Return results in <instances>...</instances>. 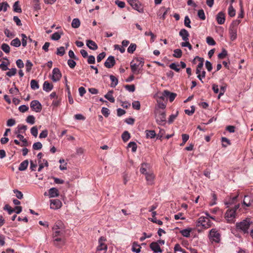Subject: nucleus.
I'll return each instance as SVG.
<instances>
[{"label":"nucleus","instance_id":"55","mask_svg":"<svg viewBox=\"0 0 253 253\" xmlns=\"http://www.w3.org/2000/svg\"><path fill=\"white\" fill-rule=\"evenodd\" d=\"M4 33L5 35L6 36V37H7L8 38H12L15 36V34L11 32V31H10V30H9L7 29H5L4 30Z\"/></svg>","mask_w":253,"mask_h":253},{"label":"nucleus","instance_id":"38","mask_svg":"<svg viewBox=\"0 0 253 253\" xmlns=\"http://www.w3.org/2000/svg\"><path fill=\"white\" fill-rule=\"evenodd\" d=\"M148 165L146 163H143L141 164V166L140 169V171L141 173L145 175L146 173H149L147 172V168H148Z\"/></svg>","mask_w":253,"mask_h":253},{"label":"nucleus","instance_id":"39","mask_svg":"<svg viewBox=\"0 0 253 253\" xmlns=\"http://www.w3.org/2000/svg\"><path fill=\"white\" fill-rule=\"evenodd\" d=\"M191 231V229H186L180 231V233L182 236L185 237H189L190 235V232Z\"/></svg>","mask_w":253,"mask_h":253},{"label":"nucleus","instance_id":"45","mask_svg":"<svg viewBox=\"0 0 253 253\" xmlns=\"http://www.w3.org/2000/svg\"><path fill=\"white\" fill-rule=\"evenodd\" d=\"M26 122L30 124L33 125L35 123V117L33 115L28 116L26 119Z\"/></svg>","mask_w":253,"mask_h":253},{"label":"nucleus","instance_id":"2","mask_svg":"<svg viewBox=\"0 0 253 253\" xmlns=\"http://www.w3.org/2000/svg\"><path fill=\"white\" fill-rule=\"evenodd\" d=\"M253 224V221L251 218H246L240 222L236 223V227L237 229L240 230L244 234H248V229Z\"/></svg>","mask_w":253,"mask_h":253},{"label":"nucleus","instance_id":"64","mask_svg":"<svg viewBox=\"0 0 253 253\" xmlns=\"http://www.w3.org/2000/svg\"><path fill=\"white\" fill-rule=\"evenodd\" d=\"M42 144L41 142H38L35 143L33 145V148L34 150H40L42 148Z\"/></svg>","mask_w":253,"mask_h":253},{"label":"nucleus","instance_id":"56","mask_svg":"<svg viewBox=\"0 0 253 253\" xmlns=\"http://www.w3.org/2000/svg\"><path fill=\"white\" fill-rule=\"evenodd\" d=\"M132 106L133 109L136 110H139L140 108V103L138 101H134L132 103Z\"/></svg>","mask_w":253,"mask_h":253},{"label":"nucleus","instance_id":"59","mask_svg":"<svg viewBox=\"0 0 253 253\" xmlns=\"http://www.w3.org/2000/svg\"><path fill=\"white\" fill-rule=\"evenodd\" d=\"M181 45L182 47H187L190 50L192 49V46L189 43V41H184L181 43Z\"/></svg>","mask_w":253,"mask_h":253},{"label":"nucleus","instance_id":"42","mask_svg":"<svg viewBox=\"0 0 253 253\" xmlns=\"http://www.w3.org/2000/svg\"><path fill=\"white\" fill-rule=\"evenodd\" d=\"M136 44L131 43L127 48V52L129 53H132L135 50Z\"/></svg>","mask_w":253,"mask_h":253},{"label":"nucleus","instance_id":"1","mask_svg":"<svg viewBox=\"0 0 253 253\" xmlns=\"http://www.w3.org/2000/svg\"><path fill=\"white\" fill-rule=\"evenodd\" d=\"M60 229L59 231H56L55 232H53L52 237L64 238V234L65 233V226L63 223L60 220H58L57 222H56L52 227V229Z\"/></svg>","mask_w":253,"mask_h":253},{"label":"nucleus","instance_id":"15","mask_svg":"<svg viewBox=\"0 0 253 253\" xmlns=\"http://www.w3.org/2000/svg\"><path fill=\"white\" fill-rule=\"evenodd\" d=\"M62 203L58 199H54L50 200V208L52 209H58L61 208Z\"/></svg>","mask_w":253,"mask_h":253},{"label":"nucleus","instance_id":"17","mask_svg":"<svg viewBox=\"0 0 253 253\" xmlns=\"http://www.w3.org/2000/svg\"><path fill=\"white\" fill-rule=\"evenodd\" d=\"M179 35L182 38L183 41H189V37L190 35L186 29H181L179 33Z\"/></svg>","mask_w":253,"mask_h":253},{"label":"nucleus","instance_id":"50","mask_svg":"<svg viewBox=\"0 0 253 253\" xmlns=\"http://www.w3.org/2000/svg\"><path fill=\"white\" fill-rule=\"evenodd\" d=\"M13 192L15 194L16 197L18 199H22L23 198V194H22V193L21 191H20L17 189H14V190H13Z\"/></svg>","mask_w":253,"mask_h":253},{"label":"nucleus","instance_id":"16","mask_svg":"<svg viewBox=\"0 0 253 253\" xmlns=\"http://www.w3.org/2000/svg\"><path fill=\"white\" fill-rule=\"evenodd\" d=\"M155 175L153 172H149L145 173V178L149 185H152L154 183L155 179Z\"/></svg>","mask_w":253,"mask_h":253},{"label":"nucleus","instance_id":"54","mask_svg":"<svg viewBox=\"0 0 253 253\" xmlns=\"http://www.w3.org/2000/svg\"><path fill=\"white\" fill-rule=\"evenodd\" d=\"M3 209L5 211H7L8 212V214H11L15 210L12 209L9 205H6Z\"/></svg>","mask_w":253,"mask_h":253},{"label":"nucleus","instance_id":"30","mask_svg":"<svg viewBox=\"0 0 253 253\" xmlns=\"http://www.w3.org/2000/svg\"><path fill=\"white\" fill-rule=\"evenodd\" d=\"M31 87L33 90L38 89L40 87V85L38 81L35 80H32L30 83Z\"/></svg>","mask_w":253,"mask_h":253},{"label":"nucleus","instance_id":"13","mask_svg":"<svg viewBox=\"0 0 253 253\" xmlns=\"http://www.w3.org/2000/svg\"><path fill=\"white\" fill-rule=\"evenodd\" d=\"M62 74L59 69L57 68H54L52 70V80L54 82H56L60 80Z\"/></svg>","mask_w":253,"mask_h":253},{"label":"nucleus","instance_id":"10","mask_svg":"<svg viewBox=\"0 0 253 253\" xmlns=\"http://www.w3.org/2000/svg\"><path fill=\"white\" fill-rule=\"evenodd\" d=\"M53 244L58 248H61L65 244V238H53Z\"/></svg>","mask_w":253,"mask_h":253},{"label":"nucleus","instance_id":"19","mask_svg":"<svg viewBox=\"0 0 253 253\" xmlns=\"http://www.w3.org/2000/svg\"><path fill=\"white\" fill-rule=\"evenodd\" d=\"M197 59L200 61L197 67L196 73L199 74L201 73V70L203 68L204 65V59L199 56H196L195 59Z\"/></svg>","mask_w":253,"mask_h":253},{"label":"nucleus","instance_id":"25","mask_svg":"<svg viewBox=\"0 0 253 253\" xmlns=\"http://www.w3.org/2000/svg\"><path fill=\"white\" fill-rule=\"evenodd\" d=\"M29 165L28 160H26L23 161L19 165L18 169L20 171H23L26 169Z\"/></svg>","mask_w":253,"mask_h":253},{"label":"nucleus","instance_id":"14","mask_svg":"<svg viewBox=\"0 0 253 253\" xmlns=\"http://www.w3.org/2000/svg\"><path fill=\"white\" fill-rule=\"evenodd\" d=\"M115 63L114 57L113 56H110L105 61L104 66L106 68H111L115 65Z\"/></svg>","mask_w":253,"mask_h":253},{"label":"nucleus","instance_id":"61","mask_svg":"<svg viewBox=\"0 0 253 253\" xmlns=\"http://www.w3.org/2000/svg\"><path fill=\"white\" fill-rule=\"evenodd\" d=\"M61 38L60 34L58 32H55L51 35V38L53 40L57 41Z\"/></svg>","mask_w":253,"mask_h":253},{"label":"nucleus","instance_id":"3","mask_svg":"<svg viewBox=\"0 0 253 253\" xmlns=\"http://www.w3.org/2000/svg\"><path fill=\"white\" fill-rule=\"evenodd\" d=\"M144 65V62L142 59L138 58L134 59L130 62V68L133 73H139L140 69Z\"/></svg>","mask_w":253,"mask_h":253},{"label":"nucleus","instance_id":"27","mask_svg":"<svg viewBox=\"0 0 253 253\" xmlns=\"http://www.w3.org/2000/svg\"><path fill=\"white\" fill-rule=\"evenodd\" d=\"M113 93V90H110L104 95V97L112 103H114L115 101L114 97L112 95Z\"/></svg>","mask_w":253,"mask_h":253},{"label":"nucleus","instance_id":"6","mask_svg":"<svg viewBox=\"0 0 253 253\" xmlns=\"http://www.w3.org/2000/svg\"><path fill=\"white\" fill-rule=\"evenodd\" d=\"M177 94L175 93L170 92L168 90H164L162 93V95L160 97V99L163 101L168 100L169 99L170 102H172L175 98Z\"/></svg>","mask_w":253,"mask_h":253},{"label":"nucleus","instance_id":"41","mask_svg":"<svg viewBox=\"0 0 253 253\" xmlns=\"http://www.w3.org/2000/svg\"><path fill=\"white\" fill-rule=\"evenodd\" d=\"M9 7V6L6 2L0 3V11L3 10L5 12Z\"/></svg>","mask_w":253,"mask_h":253},{"label":"nucleus","instance_id":"22","mask_svg":"<svg viewBox=\"0 0 253 253\" xmlns=\"http://www.w3.org/2000/svg\"><path fill=\"white\" fill-rule=\"evenodd\" d=\"M86 45L89 48L93 50H96L98 48L97 44L94 41L90 40L86 41Z\"/></svg>","mask_w":253,"mask_h":253},{"label":"nucleus","instance_id":"51","mask_svg":"<svg viewBox=\"0 0 253 253\" xmlns=\"http://www.w3.org/2000/svg\"><path fill=\"white\" fill-rule=\"evenodd\" d=\"M178 112L177 111L176 112V114H172L171 115L169 118V120H168V123L169 124H171L173 122V121H174V120L176 119V118L177 117V115H178Z\"/></svg>","mask_w":253,"mask_h":253},{"label":"nucleus","instance_id":"8","mask_svg":"<svg viewBox=\"0 0 253 253\" xmlns=\"http://www.w3.org/2000/svg\"><path fill=\"white\" fill-rule=\"evenodd\" d=\"M235 210L228 209L225 214V219L227 222L233 223L235 221Z\"/></svg>","mask_w":253,"mask_h":253},{"label":"nucleus","instance_id":"60","mask_svg":"<svg viewBox=\"0 0 253 253\" xmlns=\"http://www.w3.org/2000/svg\"><path fill=\"white\" fill-rule=\"evenodd\" d=\"M178 66H179L178 64H177L174 63H171L169 65V67L170 69L175 71L177 72H178L180 70L179 68H178Z\"/></svg>","mask_w":253,"mask_h":253},{"label":"nucleus","instance_id":"29","mask_svg":"<svg viewBox=\"0 0 253 253\" xmlns=\"http://www.w3.org/2000/svg\"><path fill=\"white\" fill-rule=\"evenodd\" d=\"M13 11L14 12H18V13L22 12V9L19 5V1H16L14 2L13 6Z\"/></svg>","mask_w":253,"mask_h":253},{"label":"nucleus","instance_id":"63","mask_svg":"<svg viewBox=\"0 0 253 253\" xmlns=\"http://www.w3.org/2000/svg\"><path fill=\"white\" fill-rule=\"evenodd\" d=\"M31 134L35 137H37L38 133V130L37 126H35L31 128Z\"/></svg>","mask_w":253,"mask_h":253},{"label":"nucleus","instance_id":"32","mask_svg":"<svg viewBox=\"0 0 253 253\" xmlns=\"http://www.w3.org/2000/svg\"><path fill=\"white\" fill-rule=\"evenodd\" d=\"M110 79L111 81V86L115 87L118 84V79L113 75H110Z\"/></svg>","mask_w":253,"mask_h":253},{"label":"nucleus","instance_id":"44","mask_svg":"<svg viewBox=\"0 0 253 253\" xmlns=\"http://www.w3.org/2000/svg\"><path fill=\"white\" fill-rule=\"evenodd\" d=\"M129 148H131L132 152H135L137 149V145L134 142H130L127 146Z\"/></svg>","mask_w":253,"mask_h":253},{"label":"nucleus","instance_id":"4","mask_svg":"<svg viewBox=\"0 0 253 253\" xmlns=\"http://www.w3.org/2000/svg\"><path fill=\"white\" fill-rule=\"evenodd\" d=\"M156 122L159 125H164L166 122V114L165 112L157 109L155 111Z\"/></svg>","mask_w":253,"mask_h":253},{"label":"nucleus","instance_id":"49","mask_svg":"<svg viewBox=\"0 0 253 253\" xmlns=\"http://www.w3.org/2000/svg\"><path fill=\"white\" fill-rule=\"evenodd\" d=\"M206 42L209 45H214L216 44L215 42L211 37H208L206 38Z\"/></svg>","mask_w":253,"mask_h":253},{"label":"nucleus","instance_id":"36","mask_svg":"<svg viewBox=\"0 0 253 253\" xmlns=\"http://www.w3.org/2000/svg\"><path fill=\"white\" fill-rule=\"evenodd\" d=\"M10 44L15 47H19L21 45V42L18 38H16L11 42Z\"/></svg>","mask_w":253,"mask_h":253},{"label":"nucleus","instance_id":"40","mask_svg":"<svg viewBox=\"0 0 253 253\" xmlns=\"http://www.w3.org/2000/svg\"><path fill=\"white\" fill-rule=\"evenodd\" d=\"M243 205L246 206L247 207H249L251 205V203L250 202V197L249 196H245Z\"/></svg>","mask_w":253,"mask_h":253},{"label":"nucleus","instance_id":"34","mask_svg":"<svg viewBox=\"0 0 253 253\" xmlns=\"http://www.w3.org/2000/svg\"><path fill=\"white\" fill-rule=\"evenodd\" d=\"M81 22L78 18H74L72 22L71 25L73 28H78L80 27Z\"/></svg>","mask_w":253,"mask_h":253},{"label":"nucleus","instance_id":"46","mask_svg":"<svg viewBox=\"0 0 253 253\" xmlns=\"http://www.w3.org/2000/svg\"><path fill=\"white\" fill-rule=\"evenodd\" d=\"M33 66V63L29 60H27L26 63V72H29L31 71L32 68Z\"/></svg>","mask_w":253,"mask_h":253},{"label":"nucleus","instance_id":"24","mask_svg":"<svg viewBox=\"0 0 253 253\" xmlns=\"http://www.w3.org/2000/svg\"><path fill=\"white\" fill-rule=\"evenodd\" d=\"M53 87V85L52 84H50L47 81H45L43 84V89L46 91L49 92L51 91Z\"/></svg>","mask_w":253,"mask_h":253},{"label":"nucleus","instance_id":"23","mask_svg":"<svg viewBox=\"0 0 253 253\" xmlns=\"http://www.w3.org/2000/svg\"><path fill=\"white\" fill-rule=\"evenodd\" d=\"M50 198L58 197L59 195V191L56 188H51L48 191Z\"/></svg>","mask_w":253,"mask_h":253},{"label":"nucleus","instance_id":"57","mask_svg":"<svg viewBox=\"0 0 253 253\" xmlns=\"http://www.w3.org/2000/svg\"><path fill=\"white\" fill-rule=\"evenodd\" d=\"M227 55V52L225 49H222V51L218 55V57L219 59L224 58Z\"/></svg>","mask_w":253,"mask_h":253},{"label":"nucleus","instance_id":"12","mask_svg":"<svg viewBox=\"0 0 253 253\" xmlns=\"http://www.w3.org/2000/svg\"><path fill=\"white\" fill-rule=\"evenodd\" d=\"M30 107L32 110L38 113L40 112L42 109V106L40 102L36 100L32 101L30 103Z\"/></svg>","mask_w":253,"mask_h":253},{"label":"nucleus","instance_id":"18","mask_svg":"<svg viewBox=\"0 0 253 253\" xmlns=\"http://www.w3.org/2000/svg\"><path fill=\"white\" fill-rule=\"evenodd\" d=\"M229 34L230 39L233 41L237 38V28L234 27H230L229 29Z\"/></svg>","mask_w":253,"mask_h":253},{"label":"nucleus","instance_id":"5","mask_svg":"<svg viewBox=\"0 0 253 253\" xmlns=\"http://www.w3.org/2000/svg\"><path fill=\"white\" fill-rule=\"evenodd\" d=\"M209 239L212 242L219 243L220 240V234L215 228L211 229L209 233Z\"/></svg>","mask_w":253,"mask_h":253},{"label":"nucleus","instance_id":"43","mask_svg":"<svg viewBox=\"0 0 253 253\" xmlns=\"http://www.w3.org/2000/svg\"><path fill=\"white\" fill-rule=\"evenodd\" d=\"M65 53V48L63 46H60L57 49L56 54L58 55L62 56Z\"/></svg>","mask_w":253,"mask_h":253},{"label":"nucleus","instance_id":"33","mask_svg":"<svg viewBox=\"0 0 253 253\" xmlns=\"http://www.w3.org/2000/svg\"><path fill=\"white\" fill-rule=\"evenodd\" d=\"M228 13L230 17H234L236 14V10L234 8L232 4H230L228 9Z\"/></svg>","mask_w":253,"mask_h":253},{"label":"nucleus","instance_id":"58","mask_svg":"<svg viewBox=\"0 0 253 253\" xmlns=\"http://www.w3.org/2000/svg\"><path fill=\"white\" fill-rule=\"evenodd\" d=\"M32 2L35 9L38 10L41 9L39 0H32Z\"/></svg>","mask_w":253,"mask_h":253},{"label":"nucleus","instance_id":"11","mask_svg":"<svg viewBox=\"0 0 253 253\" xmlns=\"http://www.w3.org/2000/svg\"><path fill=\"white\" fill-rule=\"evenodd\" d=\"M106 238L104 237H101L98 240L99 245L97 247V251L99 252L104 251L105 252L107 250V246L104 243Z\"/></svg>","mask_w":253,"mask_h":253},{"label":"nucleus","instance_id":"26","mask_svg":"<svg viewBox=\"0 0 253 253\" xmlns=\"http://www.w3.org/2000/svg\"><path fill=\"white\" fill-rule=\"evenodd\" d=\"M141 247L137 242H134L133 243L131 249L132 252L138 253L141 251Z\"/></svg>","mask_w":253,"mask_h":253},{"label":"nucleus","instance_id":"37","mask_svg":"<svg viewBox=\"0 0 253 253\" xmlns=\"http://www.w3.org/2000/svg\"><path fill=\"white\" fill-rule=\"evenodd\" d=\"M130 137V134L127 131H124L122 135V139L124 142L128 141Z\"/></svg>","mask_w":253,"mask_h":253},{"label":"nucleus","instance_id":"21","mask_svg":"<svg viewBox=\"0 0 253 253\" xmlns=\"http://www.w3.org/2000/svg\"><path fill=\"white\" fill-rule=\"evenodd\" d=\"M150 247L155 253L162 252L161 248L157 242H152L151 243Z\"/></svg>","mask_w":253,"mask_h":253},{"label":"nucleus","instance_id":"20","mask_svg":"<svg viewBox=\"0 0 253 253\" xmlns=\"http://www.w3.org/2000/svg\"><path fill=\"white\" fill-rule=\"evenodd\" d=\"M216 20L219 24H223L225 22V14L223 12H219L216 16Z\"/></svg>","mask_w":253,"mask_h":253},{"label":"nucleus","instance_id":"31","mask_svg":"<svg viewBox=\"0 0 253 253\" xmlns=\"http://www.w3.org/2000/svg\"><path fill=\"white\" fill-rule=\"evenodd\" d=\"M146 137L147 138H154L156 136V132L154 130H146L145 131Z\"/></svg>","mask_w":253,"mask_h":253},{"label":"nucleus","instance_id":"47","mask_svg":"<svg viewBox=\"0 0 253 253\" xmlns=\"http://www.w3.org/2000/svg\"><path fill=\"white\" fill-rule=\"evenodd\" d=\"M173 52H174V54L173 55L174 57H176V58H180L181 57L182 52V51L181 49H176L174 50Z\"/></svg>","mask_w":253,"mask_h":253},{"label":"nucleus","instance_id":"53","mask_svg":"<svg viewBox=\"0 0 253 253\" xmlns=\"http://www.w3.org/2000/svg\"><path fill=\"white\" fill-rule=\"evenodd\" d=\"M198 17L202 20H204L206 19L204 11L203 9H200L198 11Z\"/></svg>","mask_w":253,"mask_h":253},{"label":"nucleus","instance_id":"48","mask_svg":"<svg viewBox=\"0 0 253 253\" xmlns=\"http://www.w3.org/2000/svg\"><path fill=\"white\" fill-rule=\"evenodd\" d=\"M2 50L6 53H8L10 51V47L6 43H3L1 47Z\"/></svg>","mask_w":253,"mask_h":253},{"label":"nucleus","instance_id":"28","mask_svg":"<svg viewBox=\"0 0 253 253\" xmlns=\"http://www.w3.org/2000/svg\"><path fill=\"white\" fill-rule=\"evenodd\" d=\"M175 253H187L184 249H183L180 245L176 244L174 248Z\"/></svg>","mask_w":253,"mask_h":253},{"label":"nucleus","instance_id":"7","mask_svg":"<svg viewBox=\"0 0 253 253\" xmlns=\"http://www.w3.org/2000/svg\"><path fill=\"white\" fill-rule=\"evenodd\" d=\"M198 223L200 224L201 226L205 229H207L210 227L212 223L210 219L207 217L201 216L198 218Z\"/></svg>","mask_w":253,"mask_h":253},{"label":"nucleus","instance_id":"35","mask_svg":"<svg viewBox=\"0 0 253 253\" xmlns=\"http://www.w3.org/2000/svg\"><path fill=\"white\" fill-rule=\"evenodd\" d=\"M17 128L18 130L16 132V133H24L27 129V126L23 125H18Z\"/></svg>","mask_w":253,"mask_h":253},{"label":"nucleus","instance_id":"62","mask_svg":"<svg viewBox=\"0 0 253 253\" xmlns=\"http://www.w3.org/2000/svg\"><path fill=\"white\" fill-rule=\"evenodd\" d=\"M16 68H12L11 70H10L9 71H8L6 74L8 77H11L12 76H14L16 73Z\"/></svg>","mask_w":253,"mask_h":253},{"label":"nucleus","instance_id":"9","mask_svg":"<svg viewBox=\"0 0 253 253\" xmlns=\"http://www.w3.org/2000/svg\"><path fill=\"white\" fill-rule=\"evenodd\" d=\"M127 1L133 9L140 13L143 12V7L137 0H127Z\"/></svg>","mask_w":253,"mask_h":253},{"label":"nucleus","instance_id":"52","mask_svg":"<svg viewBox=\"0 0 253 253\" xmlns=\"http://www.w3.org/2000/svg\"><path fill=\"white\" fill-rule=\"evenodd\" d=\"M21 37H22V46L25 47L27 45V41L28 40V37L24 34H22Z\"/></svg>","mask_w":253,"mask_h":253}]
</instances>
